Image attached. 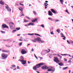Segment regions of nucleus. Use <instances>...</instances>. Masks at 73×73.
I'll return each instance as SVG.
<instances>
[{
    "mask_svg": "<svg viewBox=\"0 0 73 73\" xmlns=\"http://www.w3.org/2000/svg\"><path fill=\"white\" fill-rule=\"evenodd\" d=\"M21 53L22 54H26L27 52V51L25 50L24 49H22L21 50Z\"/></svg>",
    "mask_w": 73,
    "mask_h": 73,
    "instance_id": "6e6552de",
    "label": "nucleus"
},
{
    "mask_svg": "<svg viewBox=\"0 0 73 73\" xmlns=\"http://www.w3.org/2000/svg\"><path fill=\"white\" fill-rule=\"evenodd\" d=\"M35 40L39 42L40 43H41V42H45V41H44V40H41V39L40 38H35Z\"/></svg>",
    "mask_w": 73,
    "mask_h": 73,
    "instance_id": "39448f33",
    "label": "nucleus"
},
{
    "mask_svg": "<svg viewBox=\"0 0 73 73\" xmlns=\"http://www.w3.org/2000/svg\"><path fill=\"white\" fill-rule=\"evenodd\" d=\"M51 12L53 13H56V11L54 10V9H51Z\"/></svg>",
    "mask_w": 73,
    "mask_h": 73,
    "instance_id": "f8f14e48",
    "label": "nucleus"
},
{
    "mask_svg": "<svg viewBox=\"0 0 73 73\" xmlns=\"http://www.w3.org/2000/svg\"><path fill=\"white\" fill-rule=\"evenodd\" d=\"M44 5L45 6V7H48V5H45V4H44L43 5Z\"/></svg>",
    "mask_w": 73,
    "mask_h": 73,
    "instance_id": "3c124183",
    "label": "nucleus"
},
{
    "mask_svg": "<svg viewBox=\"0 0 73 73\" xmlns=\"http://www.w3.org/2000/svg\"><path fill=\"white\" fill-rule=\"evenodd\" d=\"M40 26V27H43V28H44V25H41Z\"/></svg>",
    "mask_w": 73,
    "mask_h": 73,
    "instance_id": "c9c22d12",
    "label": "nucleus"
},
{
    "mask_svg": "<svg viewBox=\"0 0 73 73\" xmlns=\"http://www.w3.org/2000/svg\"><path fill=\"white\" fill-rule=\"evenodd\" d=\"M44 4H45L46 5H46H49V4H48V3H44Z\"/></svg>",
    "mask_w": 73,
    "mask_h": 73,
    "instance_id": "5fc2aeb1",
    "label": "nucleus"
},
{
    "mask_svg": "<svg viewBox=\"0 0 73 73\" xmlns=\"http://www.w3.org/2000/svg\"><path fill=\"white\" fill-rule=\"evenodd\" d=\"M24 16V14H22L20 16H19V17H21V16Z\"/></svg>",
    "mask_w": 73,
    "mask_h": 73,
    "instance_id": "49530a36",
    "label": "nucleus"
},
{
    "mask_svg": "<svg viewBox=\"0 0 73 73\" xmlns=\"http://www.w3.org/2000/svg\"><path fill=\"white\" fill-rule=\"evenodd\" d=\"M24 41H28V40H27V39H24Z\"/></svg>",
    "mask_w": 73,
    "mask_h": 73,
    "instance_id": "ea45409f",
    "label": "nucleus"
},
{
    "mask_svg": "<svg viewBox=\"0 0 73 73\" xmlns=\"http://www.w3.org/2000/svg\"><path fill=\"white\" fill-rule=\"evenodd\" d=\"M11 66H12V67H15V66H16L15 65H12Z\"/></svg>",
    "mask_w": 73,
    "mask_h": 73,
    "instance_id": "a18cd8bd",
    "label": "nucleus"
},
{
    "mask_svg": "<svg viewBox=\"0 0 73 73\" xmlns=\"http://www.w3.org/2000/svg\"><path fill=\"white\" fill-rule=\"evenodd\" d=\"M1 33H5V32H4V31H1Z\"/></svg>",
    "mask_w": 73,
    "mask_h": 73,
    "instance_id": "f704fd0d",
    "label": "nucleus"
},
{
    "mask_svg": "<svg viewBox=\"0 0 73 73\" xmlns=\"http://www.w3.org/2000/svg\"><path fill=\"white\" fill-rule=\"evenodd\" d=\"M16 30H14L12 31V33H15V32H16Z\"/></svg>",
    "mask_w": 73,
    "mask_h": 73,
    "instance_id": "473e14b6",
    "label": "nucleus"
},
{
    "mask_svg": "<svg viewBox=\"0 0 73 73\" xmlns=\"http://www.w3.org/2000/svg\"><path fill=\"white\" fill-rule=\"evenodd\" d=\"M2 29H3V30H4V28H9V27H8L7 26V25L6 24H3L2 25Z\"/></svg>",
    "mask_w": 73,
    "mask_h": 73,
    "instance_id": "423d86ee",
    "label": "nucleus"
},
{
    "mask_svg": "<svg viewBox=\"0 0 73 73\" xmlns=\"http://www.w3.org/2000/svg\"><path fill=\"white\" fill-rule=\"evenodd\" d=\"M64 60L65 61H67V59H66V58H64Z\"/></svg>",
    "mask_w": 73,
    "mask_h": 73,
    "instance_id": "79ce46f5",
    "label": "nucleus"
},
{
    "mask_svg": "<svg viewBox=\"0 0 73 73\" xmlns=\"http://www.w3.org/2000/svg\"><path fill=\"white\" fill-rule=\"evenodd\" d=\"M45 2L46 3H48V1H45Z\"/></svg>",
    "mask_w": 73,
    "mask_h": 73,
    "instance_id": "774afa93",
    "label": "nucleus"
},
{
    "mask_svg": "<svg viewBox=\"0 0 73 73\" xmlns=\"http://www.w3.org/2000/svg\"><path fill=\"white\" fill-rule=\"evenodd\" d=\"M20 61H21V63L22 64H26V60H20Z\"/></svg>",
    "mask_w": 73,
    "mask_h": 73,
    "instance_id": "1a4fd4ad",
    "label": "nucleus"
},
{
    "mask_svg": "<svg viewBox=\"0 0 73 73\" xmlns=\"http://www.w3.org/2000/svg\"><path fill=\"white\" fill-rule=\"evenodd\" d=\"M28 26H30V25L33 26V25H34V24L32 23H30L28 24Z\"/></svg>",
    "mask_w": 73,
    "mask_h": 73,
    "instance_id": "2eb2a0df",
    "label": "nucleus"
},
{
    "mask_svg": "<svg viewBox=\"0 0 73 73\" xmlns=\"http://www.w3.org/2000/svg\"><path fill=\"white\" fill-rule=\"evenodd\" d=\"M51 35H54V33H53V32H50Z\"/></svg>",
    "mask_w": 73,
    "mask_h": 73,
    "instance_id": "37998d69",
    "label": "nucleus"
},
{
    "mask_svg": "<svg viewBox=\"0 0 73 73\" xmlns=\"http://www.w3.org/2000/svg\"><path fill=\"white\" fill-rule=\"evenodd\" d=\"M25 17L26 18H27V19H28L29 20H30V19H31V18H30L29 17H27V16H26Z\"/></svg>",
    "mask_w": 73,
    "mask_h": 73,
    "instance_id": "4c0bfd02",
    "label": "nucleus"
},
{
    "mask_svg": "<svg viewBox=\"0 0 73 73\" xmlns=\"http://www.w3.org/2000/svg\"><path fill=\"white\" fill-rule=\"evenodd\" d=\"M44 65V63H41L40 64H38L34 66L33 68V69L34 70L36 71V70H37V68H39L40 66H41V65Z\"/></svg>",
    "mask_w": 73,
    "mask_h": 73,
    "instance_id": "f03ea898",
    "label": "nucleus"
},
{
    "mask_svg": "<svg viewBox=\"0 0 73 73\" xmlns=\"http://www.w3.org/2000/svg\"><path fill=\"white\" fill-rule=\"evenodd\" d=\"M62 56H65L66 55H68L67 54H61Z\"/></svg>",
    "mask_w": 73,
    "mask_h": 73,
    "instance_id": "e433bc0d",
    "label": "nucleus"
},
{
    "mask_svg": "<svg viewBox=\"0 0 73 73\" xmlns=\"http://www.w3.org/2000/svg\"><path fill=\"white\" fill-rule=\"evenodd\" d=\"M64 37V38H63V40H65V38H66L65 37V36H64V37Z\"/></svg>",
    "mask_w": 73,
    "mask_h": 73,
    "instance_id": "c03bdc74",
    "label": "nucleus"
},
{
    "mask_svg": "<svg viewBox=\"0 0 73 73\" xmlns=\"http://www.w3.org/2000/svg\"><path fill=\"white\" fill-rule=\"evenodd\" d=\"M65 11L66 12H67V13H68L69 15H70V14H69V13L68 12V10H66Z\"/></svg>",
    "mask_w": 73,
    "mask_h": 73,
    "instance_id": "cd10ccee",
    "label": "nucleus"
},
{
    "mask_svg": "<svg viewBox=\"0 0 73 73\" xmlns=\"http://www.w3.org/2000/svg\"><path fill=\"white\" fill-rule=\"evenodd\" d=\"M58 64L60 66H64V64L62 62L58 63Z\"/></svg>",
    "mask_w": 73,
    "mask_h": 73,
    "instance_id": "ddd939ff",
    "label": "nucleus"
},
{
    "mask_svg": "<svg viewBox=\"0 0 73 73\" xmlns=\"http://www.w3.org/2000/svg\"><path fill=\"white\" fill-rule=\"evenodd\" d=\"M19 10H20V11L21 12L23 11V8L20 7L19 8Z\"/></svg>",
    "mask_w": 73,
    "mask_h": 73,
    "instance_id": "6ab92c4d",
    "label": "nucleus"
},
{
    "mask_svg": "<svg viewBox=\"0 0 73 73\" xmlns=\"http://www.w3.org/2000/svg\"><path fill=\"white\" fill-rule=\"evenodd\" d=\"M35 39H36V38H35V39H34L35 40H32V42H36V41H38V40H35Z\"/></svg>",
    "mask_w": 73,
    "mask_h": 73,
    "instance_id": "4be33fe9",
    "label": "nucleus"
},
{
    "mask_svg": "<svg viewBox=\"0 0 73 73\" xmlns=\"http://www.w3.org/2000/svg\"><path fill=\"white\" fill-rule=\"evenodd\" d=\"M69 73H70V72H71V70H69Z\"/></svg>",
    "mask_w": 73,
    "mask_h": 73,
    "instance_id": "052dcab7",
    "label": "nucleus"
},
{
    "mask_svg": "<svg viewBox=\"0 0 73 73\" xmlns=\"http://www.w3.org/2000/svg\"><path fill=\"white\" fill-rule=\"evenodd\" d=\"M42 69H48L47 72H54L55 70L53 68V67L51 66H50L47 67L46 66H44L42 67Z\"/></svg>",
    "mask_w": 73,
    "mask_h": 73,
    "instance_id": "f257e3e1",
    "label": "nucleus"
},
{
    "mask_svg": "<svg viewBox=\"0 0 73 73\" xmlns=\"http://www.w3.org/2000/svg\"><path fill=\"white\" fill-rule=\"evenodd\" d=\"M20 61H22V60H24V58L23 57V56H22V57L20 58Z\"/></svg>",
    "mask_w": 73,
    "mask_h": 73,
    "instance_id": "5701e85b",
    "label": "nucleus"
},
{
    "mask_svg": "<svg viewBox=\"0 0 73 73\" xmlns=\"http://www.w3.org/2000/svg\"><path fill=\"white\" fill-rule=\"evenodd\" d=\"M35 35H36V36H39L40 37H41V35H39V34H35Z\"/></svg>",
    "mask_w": 73,
    "mask_h": 73,
    "instance_id": "bb28decb",
    "label": "nucleus"
},
{
    "mask_svg": "<svg viewBox=\"0 0 73 73\" xmlns=\"http://www.w3.org/2000/svg\"><path fill=\"white\" fill-rule=\"evenodd\" d=\"M10 27L11 29H14L15 28V27L13 26H15V25L13 23L11 22L9 24Z\"/></svg>",
    "mask_w": 73,
    "mask_h": 73,
    "instance_id": "20e7f679",
    "label": "nucleus"
},
{
    "mask_svg": "<svg viewBox=\"0 0 73 73\" xmlns=\"http://www.w3.org/2000/svg\"><path fill=\"white\" fill-rule=\"evenodd\" d=\"M37 21V19H35L34 20H33L32 21V22L34 23V22H36V21Z\"/></svg>",
    "mask_w": 73,
    "mask_h": 73,
    "instance_id": "a211bd4d",
    "label": "nucleus"
},
{
    "mask_svg": "<svg viewBox=\"0 0 73 73\" xmlns=\"http://www.w3.org/2000/svg\"><path fill=\"white\" fill-rule=\"evenodd\" d=\"M60 3L62 4H63V3H64V0H60Z\"/></svg>",
    "mask_w": 73,
    "mask_h": 73,
    "instance_id": "412c9836",
    "label": "nucleus"
},
{
    "mask_svg": "<svg viewBox=\"0 0 73 73\" xmlns=\"http://www.w3.org/2000/svg\"><path fill=\"white\" fill-rule=\"evenodd\" d=\"M48 19H49V20H51V21H53V19L52 18H48Z\"/></svg>",
    "mask_w": 73,
    "mask_h": 73,
    "instance_id": "b1692460",
    "label": "nucleus"
},
{
    "mask_svg": "<svg viewBox=\"0 0 73 73\" xmlns=\"http://www.w3.org/2000/svg\"><path fill=\"white\" fill-rule=\"evenodd\" d=\"M54 58L55 59H54V62H56V63L60 62V61L58 60V59L57 57H55Z\"/></svg>",
    "mask_w": 73,
    "mask_h": 73,
    "instance_id": "0eeeda50",
    "label": "nucleus"
},
{
    "mask_svg": "<svg viewBox=\"0 0 73 73\" xmlns=\"http://www.w3.org/2000/svg\"><path fill=\"white\" fill-rule=\"evenodd\" d=\"M16 69H17V68H15L13 69V70H16Z\"/></svg>",
    "mask_w": 73,
    "mask_h": 73,
    "instance_id": "13d9d810",
    "label": "nucleus"
},
{
    "mask_svg": "<svg viewBox=\"0 0 73 73\" xmlns=\"http://www.w3.org/2000/svg\"><path fill=\"white\" fill-rule=\"evenodd\" d=\"M9 40V39H7V40H4V41H8Z\"/></svg>",
    "mask_w": 73,
    "mask_h": 73,
    "instance_id": "6e6d98bb",
    "label": "nucleus"
},
{
    "mask_svg": "<svg viewBox=\"0 0 73 73\" xmlns=\"http://www.w3.org/2000/svg\"><path fill=\"white\" fill-rule=\"evenodd\" d=\"M6 46H7V47H11V46H7V45H5Z\"/></svg>",
    "mask_w": 73,
    "mask_h": 73,
    "instance_id": "603ef678",
    "label": "nucleus"
},
{
    "mask_svg": "<svg viewBox=\"0 0 73 73\" xmlns=\"http://www.w3.org/2000/svg\"><path fill=\"white\" fill-rule=\"evenodd\" d=\"M28 35H30L31 36H32L33 35H35V34L34 33H32V34H30V33H28Z\"/></svg>",
    "mask_w": 73,
    "mask_h": 73,
    "instance_id": "393cba45",
    "label": "nucleus"
},
{
    "mask_svg": "<svg viewBox=\"0 0 73 73\" xmlns=\"http://www.w3.org/2000/svg\"><path fill=\"white\" fill-rule=\"evenodd\" d=\"M17 69H20V67L19 66H17Z\"/></svg>",
    "mask_w": 73,
    "mask_h": 73,
    "instance_id": "8fccbe9b",
    "label": "nucleus"
},
{
    "mask_svg": "<svg viewBox=\"0 0 73 73\" xmlns=\"http://www.w3.org/2000/svg\"><path fill=\"white\" fill-rule=\"evenodd\" d=\"M68 62H70V63L71 62H72V60H69L68 61Z\"/></svg>",
    "mask_w": 73,
    "mask_h": 73,
    "instance_id": "de8ad7c7",
    "label": "nucleus"
},
{
    "mask_svg": "<svg viewBox=\"0 0 73 73\" xmlns=\"http://www.w3.org/2000/svg\"><path fill=\"white\" fill-rule=\"evenodd\" d=\"M16 5H18V6H19V2H17V3H16Z\"/></svg>",
    "mask_w": 73,
    "mask_h": 73,
    "instance_id": "a19ab883",
    "label": "nucleus"
},
{
    "mask_svg": "<svg viewBox=\"0 0 73 73\" xmlns=\"http://www.w3.org/2000/svg\"><path fill=\"white\" fill-rule=\"evenodd\" d=\"M9 69H6L7 71H9Z\"/></svg>",
    "mask_w": 73,
    "mask_h": 73,
    "instance_id": "338daca9",
    "label": "nucleus"
},
{
    "mask_svg": "<svg viewBox=\"0 0 73 73\" xmlns=\"http://www.w3.org/2000/svg\"><path fill=\"white\" fill-rule=\"evenodd\" d=\"M59 57L61 59L62 58V56L60 55V56H59Z\"/></svg>",
    "mask_w": 73,
    "mask_h": 73,
    "instance_id": "4d7b16f0",
    "label": "nucleus"
},
{
    "mask_svg": "<svg viewBox=\"0 0 73 73\" xmlns=\"http://www.w3.org/2000/svg\"><path fill=\"white\" fill-rule=\"evenodd\" d=\"M22 44H23V42H20L19 44V46H21L22 45Z\"/></svg>",
    "mask_w": 73,
    "mask_h": 73,
    "instance_id": "2f4dec72",
    "label": "nucleus"
},
{
    "mask_svg": "<svg viewBox=\"0 0 73 73\" xmlns=\"http://www.w3.org/2000/svg\"><path fill=\"white\" fill-rule=\"evenodd\" d=\"M48 50H49V51H48V50H43V51L44 52H46V53H49V52H50V49H48Z\"/></svg>",
    "mask_w": 73,
    "mask_h": 73,
    "instance_id": "f3484780",
    "label": "nucleus"
},
{
    "mask_svg": "<svg viewBox=\"0 0 73 73\" xmlns=\"http://www.w3.org/2000/svg\"><path fill=\"white\" fill-rule=\"evenodd\" d=\"M28 21H28V20L26 21V20H24V22H28Z\"/></svg>",
    "mask_w": 73,
    "mask_h": 73,
    "instance_id": "09e8293b",
    "label": "nucleus"
},
{
    "mask_svg": "<svg viewBox=\"0 0 73 73\" xmlns=\"http://www.w3.org/2000/svg\"><path fill=\"white\" fill-rule=\"evenodd\" d=\"M16 29V30H20V28L17 27Z\"/></svg>",
    "mask_w": 73,
    "mask_h": 73,
    "instance_id": "c756f323",
    "label": "nucleus"
},
{
    "mask_svg": "<svg viewBox=\"0 0 73 73\" xmlns=\"http://www.w3.org/2000/svg\"><path fill=\"white\" fill-rule=\"evenodd\" d=\"M48 15L51 16H53V13L50 11H48Z\"/></svg>",
    "mask_w": 73,
    "mask_h": 73,
    "instance_id": "9b49d317",
    "label": "nucleus"
},
{
    "mask_svg": "<svg viewBox=\"0 0 73 73\" xmlns=\"http://www.w3.org/2000/svg\"><path fill=\"white\" fill-rule=\"evenodd\" d=\"M67 41L68 43V44H70V42H69V41L68 40H67Z\"/></svg>",
    "mask_w": 73,
    "mask_h": 73,
    "instance_id": "58836bf2",
    "label": "nucleus"
},
{
    "mask_svg": "<svg viewBox=\"0 0 73 73\" xmlns=\"http://www.w3.org/2000/svg\"><path fill=\"white\" fill-rule=\"evenodd\" d=\"M6 9H7V10L9 12H11V9H10L9 7L8 6H5Z\"/></svg>",
    "mask_w": 73,
    "mask_h": 73,
    "instance_id": "9d476101",
    "label": "nucleus"
},
{
    "mask_svg": "<svg viewBox=\"0 0 73 73\" xmlns=\"http://www.w3.org/2000/svg\"><path fill=\"white\" fill-rule=\"evenodd\" d=\"M71 42L72 44H73V41H71Z\"/></svg>",
    "mask_w": 73,
    "mask_h": 73,
    "instance_id": "bf43d9fd",
    "label": "nucleus"
},
{
    "mask_svg": "<svg viewBox=\"0 0 73 73\" xmlns=\"http://www.w3.org/2000/svg\"><path fill=\"white\" fill-rule=\"evenodd\" d=\"M0 4H1V5H4V2L2 0H1L0 1Z\"/></svg>",
    "mask_w": 73,
    "mask_h": 73,
    "instance_id": "4468645a",
    "label": "nucleus"
},
{
    "mask_svg": "<svg viewBox=\"0 0 73 73\" xmlns=\"http://www.w3.org/2000/svg\"><path fill=\"white\" fill-rule=\"evenodd\" d=\"M53 56H55V55H56V54H53Z\"/></svg>",
    "mask_w": 73,
    "mask_h": 73,
    "instance_id": "e2e57ef3",
    "label": "nucleus"
},
{
    "mask_svg": "<svg viewBox=\"0 0 73 73\" xmlns=\"http://www.w3.org/2000/svg\"><path fill=\"white\" fill-rule=\"evenodd\" d=\"M1 56L3 60H5L8 57V55L7 54L3 53L1 54Z\"/></svg>",
    "mask_w": 73,
    "mask_h": 73,
    "instance_id": "7ed1b4c3",
    "label": "nucleus"
},
{
    "mask_svg": "<svg viewBox=\"0 0 73 73\" xmlns=\"http://www.w3.org/2000/svg\"><path fill=\"white\" fill-rule=\"evenodd\" d=\"M2 52H6V53H8L9 51V50H2Z\"/></svg>",
    "mask_w": 73,
    "mask_h": 73,
    "instance_id": "dca6fc26",
    "label": "nucleus"
},
{
    "mask_svg": "<svg viewBox=\"0 0 73 73\" xmlns=\"http://www.w3.org/2000/svg\"><path fill=\"white\" fill-rule=\"evenodd\" d=\"M59 31H60V30L59 29H57L56 30V31L57 32H58V33H60V32H59Z\"/></svg>",
    "mask_w": 73,
    "mask_h": 73,
    "instance_id": "c85d7f7f",
    "label": "nucleus"
},
{
    "mask_svg": "<svg viewBox=\"0 0 73 73\" xmlns=\"http://www.w3.org/2000/svg\"><path fill=\"white\" fill-rule=\"evenodd\" d=\"M34 56H35V58H36L37 60H38V57H37L36 56V55L35 54H34Z\"/></svg>",
    "mask_w": 73,
    "mask_h": 73,
    "instance_id": "7c9ffc66",
    "label": "nucleus"
},
{
    "mask_svg": "<svg viewBox=\"0 0 73 73\" xmlns=\"http://www.w3.org/2000/svg\"><path fill=\"white\" fill-rule=\"evenodd\" d=\"M31 51H32V52L34 51V49H33V48L32 49Z\"/></svg>",
    "mask_w": 73,
    "mask_h": 73,
    "instance_id": "680f3d73",
    "label": "nucleus"
},
{
    "mask_svg": "<svg viewBox=\"0 0 73 73\" xmlns=\"http://www.w3.org/2000/svg\"><path fill=\"white\" fill-rule=\"evenodd\" d=\"M68 68V67H66L64 68L63 69V70H66V69H67V68Z\"/></svg>",
    "mask_w": 73,
    "mask_h": 73,
    "instance_id": "a878e982",
    "label": "nucleus"
},
{
    "mask_svg": "<svg viewBox=\"0 0 73 73\" xmlns=\"http://www.w3.org/2000/svg\"><path fill=\"white\" fill-rule=\"evenodd\" d=\"M33 13L34 15H36L37 14H36V12L35 11H33Z\"/></svg>",
    "mask_w": 73,
    "mask_h": 73,
    "instance_id": "72a5a7b5",
    "label": "nucleus"
},
{
    "mask_svg": "<svg viewBox=\"0 0 73 73\" xmlns=\"http://www.w3.org/2000/svg\"><path fill=\"white\" fill-rule=\"evenodd\" d=\"M25 27H28V24L25 25Z\"/></svg>",
    "mask_w": 73,
    "mask_h": 73,
    "instance_id": "864d4df0",
    "label": "nucleus"
},
{
    "mask_svg": "<svg viewBox=\"0 0 73 73\" xmlns=\"http://www.w3.org/2000/svg\"><path fill=\"white\" fill-rule=\"evenodd\" d=\"M60 35L61 36H62L61 37H64V34L62 33H60Z\"/></svg>",
    "mask_w": 73,
    "mask_h": 73,
    "instance_id": "aec40b11",
    "label": "nucleus"
},
{
    "mask_svg": "<svg viewBox=\"0 0 73 73\" xmlns=\"http://www.w3.org/2000/svg\"><path fill=\"white\" fill-rule=\"evenodd\" d=\"M56 21L57 22H58V21H59V20H56Z\"/></svg>",
    "mask_w": 73,
    "mask_h": 73,
    "instance_id": "0e129e2a",
    "label": "nucleus"
},
{
    "mask_svg": "<svg viewBox=\"0 0 73 73\" xmlns=\"http://www.w3.org/2000/svg\"><path fill=\"white\" fill-rule=\"evenodd\" d=\"M57 56L58 57H60V55H59L58 54H57Z\"/></svg>",
    "mask_w": 73,
    "mask_h": 73,
    "instance_id": "69168bd1",
    "label": "nucleus"
}]
</instances>
